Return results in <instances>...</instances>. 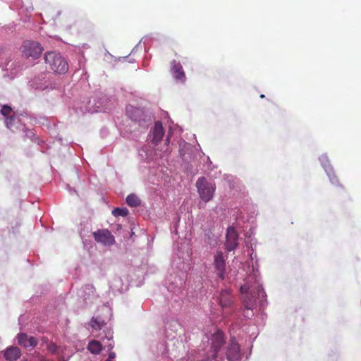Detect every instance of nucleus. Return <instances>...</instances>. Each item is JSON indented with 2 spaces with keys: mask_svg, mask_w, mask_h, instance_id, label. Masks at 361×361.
I'll use <instances>...</instances> for the list:
<instances>
[{
  "mask_svg": "<svg viewBox=\"0 0 361 361\" xmlns=\"http://www.w3.org/2000/svg\"><path fill=\"white\" fill-rule=\"evenodd\" d=\"M47 68L54 73L64 74L68 70L67 61L60 54L54 51H49L44 56Z\"/></svg>",
  "mask_w": 361,
  "mask_h": 361,
  "instance_id": "nucleus-1",
  "label": "nucleus"
},
{
  "mask_svg": "<svg viewBox=\"0 0 361 361\" xmlns=\"http://www.w3.org/2000/svg\"><path fill=\"white\" fill-rule=\"evenodd\" d=\"M196 187L200 198L205 202L210 201L216 190V185L209 182L205 177H200L196 181Z\"/></svg>",
  "mask_w": 361,
  "mask_h": 361,
  "instance_id": "nucleus-2",
  "label": "nucleus"
},
{
  "mask_svg": "<svg viewBox=\"0 0 361 361\" xmlns=\"http://www.w3.org/2000/svg\"><path fill=\"white\" fill-rule=\"evenodd\" d=\"M21 50L27 58L35 59L40 56L43 48L37 42L27 40L23 42Z\"/></svg>",
  "mask_w": 361,
  "mask_h": 361,
  "instance_id": "nucleus-3",
  "label": "nucleus"
},
{
  "mask_svg": "<svg viewBox=\"0 0 361 361\" xmlns=\"http://www.w3.org/2000/svg\"><path fill=\"white\" fill-rule=\"evenodd\" d=\"M210 340H211V348L213 352L210 357V360L212 361H213V360H216V359L218 357V353H219L221 348L225 343V337H224V333L220 330L216 331L212 336V338Z\"/></svg>",
  "mask_w": 361,
  "mask_h": 361,
  "instance_id": "nucleus-4",
  "label": "nucleus"
},
{
  "mask_svg": "<svg viewBox=\"0 0 361 361\" xmlns=\"http://www.w3.org/2000/svg\"><path fill=\"white\" fill-rule=\"evenodd\" d=\"M226 357L228 361H239L241 358L240 347L234 338L230 339L226 348Z\"/></svg>",
  "mask_w": 361,
  "mask_h": 361,
  "instance_id": "nucleus-5",
  "label": "nucleus"
},
{
  "mask_svg": "<svg viewBox=\"0 0 361 361\" xmlns=\"http://www.w3.org/2000/svg\"><path fill=\"white\" fill-rule=\"evenodd\" d=\"M215 273L219 279L224 280L226 272V259L221 251H217L214 256Z\"/></svg>",
  "mask_w": 361,
  "mask_h": 361,
  "instance_id": "nucleus-6",
  "label": "nucleus"
},
{
  "mask_svg": "<svg viewBox=\"0 0 361 361\" xmlns=\"http://www.w3.org/2000/svg\"><path fill=\"white\" fill-rule=\"evenodd\" d=\"M94 240L104 245H112L115 243L114 236L107 229L98 230L93 233Z\"/></svg>",
  "mask_w": 361,
  "mask_h": 361,
  "instance_id": "nucleus-7",
  "label": "nucleus"
},
{
  "mask_svg": "<svg viewBox=\"0 0 361 361\" xmlns=\"http://www.w3.org/2000/svg\"><path fill=\"white\" fill-rule=\"evenodd\" d=\"M226 238V249L229 252L235 250L238 245V235L234 228H228Z\"/></svg>",
  "mask_w": 361,
  "mask_h": 361,
  "instance_id": "nucleus-8",
  "label": "nucleus"
},
{
  "mask_svg": "<svg viewBox=\"0 0 361 361\" xmlns=\"http://www.w3.org/2000/svg\"><path fill=\"white\" fill-rule=\"evenodd\" d=\"M126 112L132 121L138 123L140 126L142 122H145V115L142 109L130 105L126 107Z\"/></svg>",
  "mask_w": 361,
  "mask_h": 361,
  "instance_id": "nucleus-9",
  "label": "nucleus"
},
{
  "mask_svg": "<svg viewBox=\"0 0 361 361\" xmlns=\"http://www.w3.org/2000/svg\"><path fill=\"white\" fill-rule=\"evenodd\" d=\"M241 293L250 294L252 298L255 299L257 296L259 297L264 295V292L262 286L259 283H256L255 286H248L247 284H244L240 287Z\"/></svg>",
  "mask_w": 361,
  "mask_h": 361,
  "instance_id": "nucleus-10",
  "label": "nucleus"
},
{
  "mask_svg": "<svg viewBox=\"0 0 361 361\" xmlns=\"http://www.w3.org/2000/svg\"><path fill=\"white\" fill-rule=\"evenodd\" d=\"M219 302L223 309L229 307L233 303V296L228 290H221L219 298Z\"/></svg>",
  "mask_w": 361,
  "mask_h": 361,
  "instance_id": "nucleus-11",
  "label": "nucleus"
},
{
  "mask_svg": "<svg viewBox=\"0 0 361 361\" xmlns=\"http://www.w3.org/2000/svg\"><path fill=\"white\" fill-rule=\"evenodd\" d=\"M18 343L25 348L35 347L37 344V340L33 336H28L26 334L18 335Z\"/></svg>",
  "mask_w": 361,
  "mask_h": 361,
  "instance_id": "nucleus-12",
  "label": "nucleus"
},
{
  "mask_svg": "<svg viewBox=\"0 0 361 361\" xmlns=\"http://www.w3.org/2000/svg\"><path fill=\"white\" fill-rule=\"evenodd\" d=\"M172 65V73L176 80L180 82L185 80V75L180 63H177L175 60L171 62Z\"/></svg>",
  "mask_w": 361,
  "mask_h": 361,
  "instance_id": "nucleus-13",
  "label": "nucleus"
},
{
  "mask_svg": "<svg viewBox=\"0 0 361 361\" xmlns=\"http://www.w3.org/2000/svg\"><path fill=\"white\" fill-rule=\"evenodd\" d=\"M153 142L157 145L161 140L164 134L162 123L159 121L155 123L153 128Z\"/></svg>",
  "mask_w": 361,
  "mask_h": 361,
  "instance_id": "nucleus-14",
  "label": "nucleus"
},
{
  "mask_svg": "<svg viewBox=\"0 0 361 361\" xmlns=\"http://www.w3.org/2000/svg\"><path fill=\"white\" fill-rule=\"evenodd\" d=\"M20 356V350L18 347H9L4 352V357L9 361H15Z\"/></svg>",
  "mask_w": 361,
  "mask_h": 361,
  "instance_id": "nucleus-15",
  "label": "nucleus"
},
{
  "mask_svg": "<svg viewBox=\"0 0 361 361\" xmlns=\"http://www.w3.org/2000/svg\"><path fill=\"white\" fill-rule=\"evenodd\" d=\"M102 344L95 340L91 341L87 345V350L92 354H99L102 351Z\"/></svg>",
  "mask_w": 361,
  "mask_h": 361,
  "instance_id": "nucleus-16",
  "label": "nucleus"
},
{
  "mask_svg": "<svg viewBox=\"0 0 361 361\" xmlns=\"http://www.w3.org/2000/svg\"><path fill=\"white\" fill-rule=\"evenodd\" d=\"M126 203L130 207H137L140 204V200L137 195L130 194L126 197Z\"/></svg>",
  "mask_w": 361,
  "mask_h": 361,
  "instance_id": "nucleus-17",
  "label": "nucleus"
},
{
  "mask_svg": "<svg viewBox=\"0 0 361 361\" xmlns=\"http://www.w3.org/2000/svg\"><path fill=\"white\" fill-rule=\"evenodd\" d=\"M105 324V322L98 317H92L91 319V326L95 330L102 329Z\"/></svg>",
  "mask_w": 361,
  "mask_h": 361,
  "instance_id": "nucleus-18",
  "label": "nucleus"
},
{
  "mask_svg": "<svg viewBox=\"0 0 361 361\" xmlns=\"http://www.w3.org/2000/svg\"><path fill=\"white\" fill-rule=\"evenodd\" d=\"M112 214L115 216H126L128 214V211L127 209L117 207L112 211Z\"/></svg>",
  "mask_w": 361,
  "mask_h": 361,
  "instance_id": "nucleus-19",
  "label": "nucleus"
},
{
  "mask_svg": "<svg viewBox=\"0 0 361 361\" xmlns=\"http://www.w3.org/2000/svg\"><path fill=\"white\" fill-rule=\"evenodd\" d=\"M11 108L7 105H4L1 110V114L4 115V116H8L11 114Z\"/></svg>",
  "mask_w": 361,
  "mask_h": 361,
  "instance_id": "nucleus-20",
  "label": "nucleus"
},
{
  "mask_svg": "<svg viewBox=\"0 0 361 361\" xmlns=\"http://www.w3.org/2000/svg\"><path fill=\"white\" fill-rule=\"evenodd\" d=\"M106 346L109 350H111L114 347V342L112 341L111 337L108 339V344Z\"/></svg>",
  "mask_w": 361,
  "mask_h": 361,
  "instance_id": "nucleus-21",
  "label": "nucleus"
},
{
  "mask_svg": "<svg viewBox=\"0 0 361 361\" xmlns=\"http://www.w3.org/2000/svg\"><path fill=\"white\" fill-rule=\"evenodd\" d=\"M13 116H11V117H8L6 118V126L8 128H11V123H12V121H13Z\"/></svg>",
  "mask_w": 361,
  "mask_h": 361,
  "instance_id": "nucleus-22",
  "label": "nucleus"
},
{
  "mask_svg": "<svg viewBox=\"0 0 361 361\" xmlns=\"http://www.w3.org/2000/svg\"><path fill=\"white\" fill-rule=\"evenodd\" d=\"M245 308L247 310H252V304L251 302H247L245 300Z\"/></svg>",
  "mask_w": 361,
  "mask_h": 361,
  "instance_id": "nucleus-23",
  "label": "nucleus"
},
{
  "mask_svg": "<svg viewBox=\"0 0 361 361\" xmlns=\"http://www.w3.org/2000/svg\"><path fill=\"white\" fill-rule=\"evenodd\" d=\"M116 357V353L114 352H110L107 359L114 360Z\"/></svg>",
  "mask_w": 361,
  "mask_h": 361,
  "instance_id": "nucleus-24",
  "label": "nucleus"
},
{
  "mask_svg": "<svg viewBox=\"0 0 361 361\" xmlns=\"http://www.w3.org/2000/svg\"><path fill=\"white\" fill-rule=\"evenodd\" d=\"M332 183H334L338 181V179L335 177L331 179Z\"/></svg>",
  "mask_w": 361,
  "mask_h": 361,
  "instance_id": "nucleus-25",
  "label": "nucleus"
},
{
  "mask_svg": "<svg viewBox=\"0 0 361 361\" xmlns=\"http://www.w3.org/2000/svg\"><path fill=\"white\" fill-rule=\"evenodd\" d=\"M166 142L167 143H169V137H167V139L166 140Z\"/></svg>",
  "mask_w": 361,
  "mask_h": 361,
  "instance_id": "nucleus-26",
  "label": "nucleus"
},
{
  "mask_svg": "<svg viewBox=\"0 0 361 361\" xmlns=\"http://www.w3.org/2000/svg\"><path fill=\"white\" fill-rule=\"evenodd\" d=\"M260 97H261V98H264V94H261V95H260Z\"/></svg>",
  "mask_w": 361,
  "mask_h": 361,
  "instance_id": "nucleus-27",
  "label": "nucleus"
}]
</instances>
